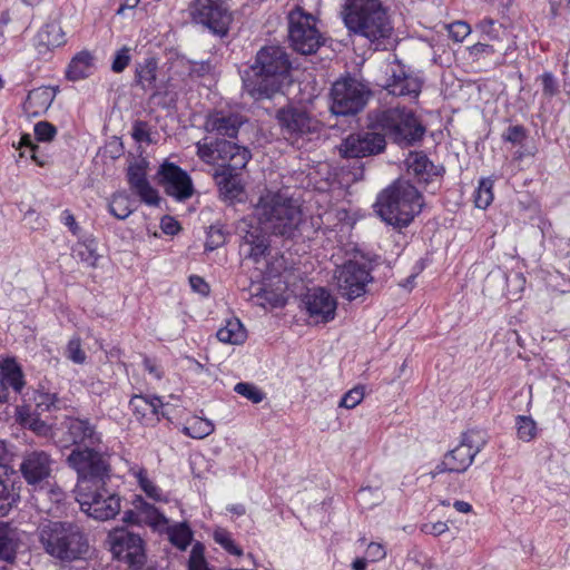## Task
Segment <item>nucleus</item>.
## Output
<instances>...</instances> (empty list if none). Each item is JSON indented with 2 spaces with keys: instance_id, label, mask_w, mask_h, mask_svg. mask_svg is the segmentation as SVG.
Masks as SVG:
<instances>
[{
  "instance_id": "obj_60",
  "label": "nucleus",
  "mask_w": 570,
  "mask_h": 570,
  "mask_svg": "<svg viewBox=\"0 0 570 570\" xmlns=\"http://www.w3.org/2000/svg\"><path fill=\"white\" fill-rule=\"evenodd\" d=\"M366 554L372 561H379L385 557L386 552L382 544L372 542L367 546Z\"/></svg>"
},
{
  "instance_id": "obj_53",
  "label": "nucleus",
  "mask_w": 570,
  "mask_h": 570,
  "mask_svg": "<svg viewBox=\"0 0 570 570\" xmlns=\"http://www.w3.org/2000/svg\"><path fill=\"white\" fill-rule=\"evenodd\" d=\"M21 146L29 148L30 159L33 160L38 166L43 167L47 165V157L38 154V146L33 144L30 135H22Z\"/></svg>"
},
{
  "instance_id": "obj_33",
  "label": "nucleus",
  "mask_w": 570,
  "mask_h": 570,
  "mask_svg": "<svg viewBox=\"0 0 570 570\" xmlns=\"http://www.w3.org/2000/svg\"><path fill=\"white\" fill-rule=\"evenodd\" d=\"M216 336L222 343L239 345L245 342L247 332L238 318L232 317L217 331Z\"/></svg>"
},
{
  "instance_id": "obj_21",
  "label": "nucleus",
  "mask_w": 570,
  "mask_h": 570,
  "mask_svg": "<svg viewBox=\"0 0 570 570\" xmlns=\"http://www.w3.org/2000/svg\"><path fill=\"white\" fill-rule=\"evenodd\" d=\"M52 463L50 454L35 450L22 456L19 470L28 484L36 485L50 476Z\"/></svg>"
},
{
  "instance_id": "obj_11",
  "label": "nucleus",
  "mask_w": 570,
  "mask_h": 570,
  "mask_svg": "<svg viewBox=\"0 0 570 570\" xmlns=\"http://www.w3.org/2000/svg\"><path fill=\"white\" fill-rule=\"evenodd\" d=\"M67 462L77 472L78 483H99L108 478L109 464L96 446L75 448Z\"/></svg>"
},
{
  "instance_id": "obj_19",
  "label": "nucleus",
  "mask_w": 570,
  "mask_h": 570,
  "mask_svg": "<svg viewBox=\"0 0 570 570\" xmlns=\"http://www.w3.org/2000/svg\"><path fill=\"white\" fill-rule=\"evenodd\" d=\"M386 141L384 135L372 130L363 134L350 135L341 145L342 156L347 158H361L379 154L384 150Z\"/></svg>"
},
{
  "instance_id": "obj_26",
  "label": "nucleus",
  "mask_w": 570,
  "mask_h": 570,
  "mask_svg": "<svg viewBox=\"0 0 570 570\" xmlns=\"http://www.w3.org/2000/svg\"><path fill=\"white\" fill-rule=\"evenodd\" d=\"M242 170L216 169L213 177L218 187L219 196L225 202L240 200L245 188L240 178Z\"/></svg>"
},
{
  "instance_id": "obj_10",
  "label": "nucleus",
  "mask_w": 570,
  "mask_h": 570,
  "mask_svg": "<svg viewBox=\"0 0 570 570\" xmlns=\"http://www.w3.org/2000/svg\"><path fill=\"white\" fill-rule=\"evenodd\" d=\"M288 38L294 50L302 55L315 52L322 45L315 17L302 8L292 10L288 14Z\"/></svg>"
},
{
  "instance_id": "obj_17",
  "label": "nucleus",
  "mask_w": 570,
  "mask_h": 570,
  "mask_svg": "<svg viewBox=\"0 0 570 570\" xmlns=\"http://www.w3.org/2000/svg\"><path fill=\"white\" fill-rule=\"evenodd\" d=\"M276 119L287 139H296L320 130V121L302 108L284 107L277 111Z\"/></svg>"
},
{
  "instance_id": "obj_20",
  "label": "nucleus",
  "mask_w": 570,
  "mask_h": 570,
  "mask_svg": "<svg viewBox=\"0 0 570 570\" xmlns=\"http://www.w3.org/2000/svg\"><path fill=\"white\" fill-rule=\"evenodd\" d=\"M303 304L308 316L315 324L328 323L335 317L337 302L331 293L323 287L309 289L303 297Z\"/></svg>"
},
{
  "instance_id": "obj_14",
  "label": "nucleus",
  "mask_w": 570,
  "mask_h": 570,
  "mask_svg": "<svg viewBox=\"0 0 570 570\" xmlns=\"http://www.w3.org/2000/svg\"><path fill=\"white\" fill-rule=\"evenodd\" d=\"M191 16L195 21L206 26L218 36L227 33L233 20L226 0H195Z\"/></svg>"
},
{
  "instance_id": "obj_25",
  "label": "nucleus",
  "mask_w": 570,
  "mask_h": 570,
  "mask_svg": "<svg viewBox=\"0 0 570 570\" xmlns=\"http://www.w3.org/2000/svg\"><path fill=\"white\" fill-rule=\"evenodd\" d=\"M409 176L416 179L419 184H426L433 177L441 176L443 168L435 166L422 151H411L404 160Z\"/></svg>"
},
{
  "instance_id": "obj_46",
  "label": "nucleus",
  "mask_w": 570,
  "mask_h": 570,
  "mask_svg": "<svg viewBox=\"0 0 570 570\" xmlns=\"http://www.w3.org/2000/svg\"><path fill=\"white\" fill-rule=\"evenodd\" d=\"M205 547L200 542H196L190 551L188 560V570H210L205 559Z\"/></svg>"
},
{
  "instance_id": "obj_27",
  "label": "nucleus",
  "mask_w": 570,
  "mask_h": 570,
  "mask_svg": "<svg viewBox=\"0 0 570 570\" xmlns=\"http://www.w3.org/2000/svg\"><path fill=\"white\" fill-rule=\"evenodd\" d=\"M7 465H0V515H7L20 501V485Z\"/></svg>"
},
{
  "instance_id": "obj_15",
  "label": "nucleus",
  "mask_w": 570,
  "mask_h": 570,
  "mask_svg": "<svg viewBox=\"0 0 570 570\" xmlns=\"http://www.w3.org/2000/svg\"><path fill=\"white\" fill-rule=\"evenodd\" d=\"M340 294L353 301L366 293V286L373 281L366 264L348 261L335 272Z\"/></svg>"
},
{
  "instance_id": "obj_64",
  "label": "nucleus",
  "mask_w": 570,
  "mask_h": 570,
  "mask_svg": "<svg viewBox=\"0 0 570 570\" xmlns=\"http://www.w3.org/2000/svg\"><path fill=\"white\" fill-rule=\"evenodd\" d=\"M179 228L178 223L171 218L168 222H163V230L168 235H175Z\"/></svg>"
},
{
  "instance_id": "obj_28",
  "label": "nucleus",
  "mask_w": 570,
  "mask_h": 570,
  "mask_svg": "<svg viewBox=\"0 0 570 570\" xmlns=\"http://www.w3.org/2000/svg\"><path fill=\"white\" fill-rule=\"evenodd\" d=\"M476 30L489 40L495 42L498 49L503 50L504 53L514 48L515 43L511 31L491 18H485L479 22Z\"/></svg>"
},
{
  "instance_id": "obj_58",
  "label": "nucleus",
  "mask_w": 570,
  "mask_h": 570,
  "mask_svg": "<svg viewBox=\"0 0 570 570\" xmlns=\"http://www.w3.org/2000/svg\"><path fill=\"white\" fill-rule=\"evenodd\" d=\"M509 292L513 295H518L523 291L525 285V278L521 273H514L511 276H507Z\"/></svg>"
},
{
  "instance_id": "obj_54",
  "label": "nucleus",
  "mask_w": 570,
  "mask_h": 570,
  "mask_svg": "<svg viewBox=\"0 0 570 570\" xmlns=\"http://www.w3.org/2000/svg\"><path fill=\"white\" fill-rule=\"evenodd\" d=\"M471 32L470 24L465 21H455L449 26V35L455 41H462Z\"/></svg>"
},
{
  "instance_id": "obj_44",
  "label": "nucleus",
  "mask_w": 570,
  "mask_h": 570,
  "mask_svg": "<svg viewBox=\"0 0 570 570\" xmlns=\"http://www.w3.org/2000/svg\"><path fill=\"white\" fill-rule=\"evenodd\" d=\"M515 428L518 438L524 442H530L537 435V423L531 416L518 415Z\"/></svg>"
},
{
  "instance_id": "obj_7",
  "label": "nucleus",
  "mask_w": 570,
  "mask_h": 570,
  "mask_svg": "<svg viewBox=\"0 0 570 570\" xmlns=\"http://www.w3.org/2000/svg\"><path fill=\"white\" fill-rule=\"evenodd\" d=\"M105 484L106 481L99 483L82 481L77 483L75 490L80 510L88 517L100 521L112 519L121 508L120 498L107 490Z\"/></svg>"
},
{
  "instance_id": "obj_29",
  "label": "nucleus",
  "mask_w": 570,
  "mask_h": 570,
  "mask_svg": "<svg viewBox=\"0 0 570 570\" xmlns=\"http://www.w3.org/2000/svg\"><path fill=\"white\" fill-rule=\"evenodd\" d=\"M24 386L23 374L14 361L0 362V403L7 402L9 387L20 393Z\"/></svg>"
},
{
  "instance_id": "obj_3",
  "label": "nucleus",
  "mask_w": 570,
  "mask_h": 570,
  "mask_svg": "<svg viewBox=\"0 0 570 570\" xmlns=\"http://www.w3.org/2000/svg\"><path fill=\"white\" fill-rule=\"evenodd\" d=\"M341 17L351 35L376 46L390 39L394 31L389 9L381 0H344Z\"/></svg>"
},
{
  "instance_id": "obj_36",
  "label": "nucleus",
  "mask_w": 570,
  "mask_h": 570,
  "mask_svg": "<svg viewBox=\"0 0 570 570\" xmlns=\"http://www.w3.org/2000/svg\"><path fill=\"white\" fill-rule=\"evenodd\" d=\"M73 256L88 267L96 268L100 255L98 254L97 242L94 238H88L76 243L72 248Z\"/></svg>"
},
{
  "instance_id": "obj_30",
  "label": "nucleus",
  "mask_w": 570,
  "mask_h": 570,
  "mask_svg": "<svg viewBox=\"0 0 570 570\" xmlns=\"http://www.w3.org/2000/svg\"><path fill=\"white\" fill-rule=\"evenodd\" d=\"M55 97L56 91L51 87H39L31 90L23 102L24 112L32 117L42 115L51 106Z\"/></svg>"
},
{
  "instance_id": "obj_35",
  "label": "nucleus",
  "mask_w": 570,
  "mask_h": 570,
  "mask_svg": "<svg viewBox=\"0 0 570 570\" xmlns=\"http://www.w3.org/2000/svg\"><path fill=\"white\" fill-rule=\"evenodd\" d=\"M18 421L23 428L32 431L37 435L43 438L51 436L57 441L58 428L53 430L49 424L40 420L38 416L20 410L18 412Z\"/></svg>"
},
{
  "instance_id": "obj_57",
  "label": "nucleus",
  "mask_w": 570,
  "mask_h": 570,
  "mask_svg": "<svg viewBox=\"0 0 570 570\" xmlns=\"http://www.w3.org/2000/svg\"><path fill=\"white\" fill-rule=\"evenodd\" d=\"M225 242V236L219 228L210 227L206 242V249L214 250Z\"/></svg>"
},
{
  "instance_id": "obj_55",
  "label": "nucleus",
  "mask_w": 570,
  "mask_h": 570,
  "mask_svg": "<svg viewBox=\"0 0 570 570\" xmlns=\"http://www.w3.org/2000/svg\"><path fill=\"white\" fill-rule=\"evenodd\" d=\"M503 140L521 144L527 138V130L521 125L510 126L502 135Z\"/></svg>"
},
{
  "instance_id": "obj_49",
  "label": "nucleus",
  "mask_w": 570,
  "mask_h": 570,
  "mask_svg": "<svg viewBox=\"0 0 570 570\" xmlns=\"http://www.w3.org/2000/svg\"><path fill=\"white\" fill-rule=\"evenodd\" d=\"M65 354L68 360L76 364H82L87 358L79 337H73L68 342Z\"/></svg>"
},
{
  "instance_id": "obj_18",
  "label": "nucleus",
  "mask_w": 570,
  "mask_h": 570,
  "mask_svg": "<svg viewBox=\"0 0 570 570\" xmlns=\"http://www.w3.org/2000/svg\"><path fill=\"white\" fill-rule=\"evenodd\" d=\"M111 552L129 568L139 569L146 561L142 539L126 530H116L111 534Z\"/></svg>"
},
{
  "instance_id": "obj_5",
  "label": "nucleus",
  "mask_w": 570,
  "mask_h": 570,
  "mask_svg": "<svg viewBox=\"0 0 570 570\" xmlns=\"http://www.w3.org/2000/svg\"><path fill=\"white\" fill-rule=\"evenodd\" d=\"M423 207V197L409 180L397 179L380 193L375 203L377 215L394 227L407 226Z\"/></svg>"
},
{
  "instance_id": "obj_52",
  "label": "nucleus",
  "mask_w": 570,
  "mask_h": 570,
  "mask_svg": "<svg viewBox=\"0 0 570 570\" xmlns=\"http://www.w3.org/2000/svg\"><path fill=\"white\" fill-rule=\"evenodd\" d=\"M57 134L56 127L48 121H39L35 126V135L40 141H50Z\"/></svg>"
},
{
  "instance_id": "obj_56",
  "label": "nucleus",
  "mask_w": 570,
  "mask_h": 570,
  "mask_svg": "<svg viewBox=\"0 0 570 570\" xmlns=\"http://www.w3.org/2000/svg\"><path fill=\"white\" fill-rule=\"evenodd\" d=\"M132 138L138 142H151L147 122L136 121L132 126Z\"/></svg>"
},
{
  "instance_id": "obj_59",
  "label": "nucleus",
  "mask_w": 570,
  "mask_h": 570,
  "mask_svg": "<svg viewBox=\"0 0 570 570\" xmlns=\"http://www.w3.org/2000/svg\"><path fill=\"white\" fill-rule=\"evenodd\" d=\"M189 284L193 291L196 293H199L202 295H207L209 293L208 284L197 275H193L189 277Z\"/></svg>"
},
{
  "instance_id": "obj_39",
  "label": "nucleus",
  "mask_w": 570,
  "mask_h": 570,
  "mask_svg": "<svg viewBox=\"0 0 570 570\" xmlns=\"http://www.w3.org/2000/svg\"><path fill=\"white\" fill-rule=\"evenodd\" d=\"M215 430L212 421L199 416L190 419L183 428V433L193 439H204Z\"/></svg>"
},
{
  "instance_id": "obj_31",
  "label": "nucleus",
  "mask_w": 570,
  "mask_h": 570,
  "mask_svg": "<svg viewBox=\"0 0 570 570\" xmlns=\"http://www.w3.org/2000/svg\"><path fill=\"white\" fill-rule=\"evenodd\" d=\"M158 61L154 57L145 58L135 65V82L145 91L157 89Z\"/></svg>"
},
{
  "instance_id": "obj_51",
  "label": "nucleus",
  "mask_w": 570,
  "mask_h": 570,
  "mask_svg": "<svg viewBox=\"0 0 570 570\" xmlns=\"http://www.w3.org/2000/svg\"><path fill=\"white\" fill-rule=\"evenodd\" d=\"M131 60L130 48L122 47L115 53V58L111 63V70L116 73L122 72Z\"/></svg>"
},
{
  "instance_id": "obj_61",
  "label": "nucleus",
  "mask_w": 570,
  "mask_h": 570,
  "mask_svg": "<svg viewBox=\"0 0 570 570\" xmlns=\"http://www.w3.org/2000/svg\"><path fill=\"white\" fill-rule=\"evenodd\" d=\"M449 530V527L445 522L438 521L434 523L424 524L422 527V531L433 535H440Z\"/></svg>"
},
{
  "instance_id": "obj_1",
  "label": "nucleus",
  "mask_w": 570,
  "mask_h": 570,
  "mask_svg": "<svg viewBox=\"0 0 570 570\" xmlns=\"http://www.w3.org/2000/svg\"><path fill=\"white\" fill-rule=\"evenodd\" d=\"M252 215L257 222L245 232L240 243V255L261 262L269 254L267 234L293 240L301 234L304 214L297 199L281 190L265 189L253 204Z\"/></svg>"
},
{
  "instance_id": "obj_16",
  "label": "nucleus",
  "mask_w": 570,
  "mask_h": 570,
  "mask_svg": "<svg viewBox=\"0 0 570 570\" xmlns=\"http://www.w3.org/2000/svg\"><path fill=\"white\" fill-rule=\"evenodd\" d=\"M158 183L165 193L178 202L189 199L194 193V184L186 170L178 165L164 161L158 169Z\"/></svg>"
},
{
  "instance_id": "obj_48",
  "label": "nucleus",
  "mask_w": 570,
  "mask_h": 570,
  "mask_svg": "<svg viewBox=\"0 0 570 570\" xmlns=\"http://www.w3.org/2000/svg\"><path fill=\"white\" fill-rule=\"evenodd\" d=\"M234 391L252 401L253 403H261L264 400V393L252 383L239 382L235 385Z\"/></svg>"
},
{
  "instance_id": "obj_37",
  "label": "nucleus",
  "mask_w": 570,
  "mask_h": 570,
  "mask_svg": "<svg viewBox=\"0 0 570 570\" xmlns=\"http://www.w3.org/2000/svg\"><path fill=\"white\" fill-rule=\"evenodd\" d=\"M132 505L138 511L140 523L157 527L168 522L164 514H161L153 504L146 502L141 497H136L132 501Z\"/></svg>"
},
{
  "instance_id": "obj_34",
  "label": "nucleus",
  "mask_w": 570,
  "mask_h": 570,
  "mask_svg": "<svg viewBox=\"0 0 570 570\" xmlns=\"http://www.w3.org/2000/svg\"><path fill=\"white\" fill-rule=\"evenodd\" d=\"M94 67V57L88 51L77 53L69 63L67 78L70 80H80L91 73Z\"/></svg>"
},
{
  "instance_id": "obj_9",
  "label": "nucleus",
  "mask_w": 570,
  "mask_h": 570,
  "mask_svg": "<svg viewBox=\"0 0 570 570\" xmlns=\"http://www.w3.org/2000/svg\"><path fill=\"white\" fill-rule=\"evenodd\" d=\"M370 89L355 78L336 80L331 89V111L336 116H352L364 109Z\"/></svg>"
},
{
  "instance_id": "obj_8",
  "label": "nucleus",
  "mask_w": 570,
  "mask_h": 570,
  "mask_svg": "<svg viewBox=\"0 0 570 570\" xmlns=\"http://www.w3.org/2000/svg\"><path fill=\"white\" fill-rule=\"evenodd\" d=\"M197 156L206 164H222L217 169L243 170L252 158L248 148L226 139L208 141L207 138L196 142Z\"/></svg>"
},
{
  "instance_id": "obj_41",
  "label": "nucleus",
  "mask_w": 570,
  "mask_h": 570,
  "mask_svg": "<svg viewBox=\"0 0 570 570\" xmlns=\"http://www.w3.org/2000/svg\"><path fill=\"white\" fill-rule=\"evenodd\" d=\"M109 213L117 219H126L131 213V199L126 191L115 193L108 205Z\"/></svg>"
},
{
  "instance_id": "obj_42",
  "label": "nucleus",
  "mask_w": 570,
  "mask_h": 570,
  "mask_svg": "<svg viewBox=\"0 0 570 570\" xmlns=\"http://www.w3.org/2000/svg\"><path fill=\"white\" fill-rule=\"evenodd\" d=\"M130 473L137 479L140 489L147 497L155 501L161 500V491L149 480L147 471L144 468H132L130 469Z\"/></svg>"
},
{
  "instance_id": "obj_24",
  "label": "nucleus",
  "mask_w": 570,
  "mask_h": 570,
  "mask_svg": "<svg viewBox=\"0 0 570 570\" xmlns=\"http://www.w3.org/2000/svg\"><path fill=\"white\" fill-rule=\"evenodd\" d=\"M128 184L130 189L137 194L141 202L150 206H158L160 197L158 191L149 184L147 171L144 165L135 163L128 167Z\"/></svg>"
},
{
  "instance_id": "obj_6",
  "label": "nucleus",
  "mask_w": 570,
  "mask_h": 570,
  "mask_svg": "<svg viewBox=\"0 0 570 570\" xmlns=\"http://www.w3.org/2000/svg\"><path fill=\"white\" fill-rule=\"evenodd\" d=\"M368 128L390 137L393 141L410 146L419 141L424 135V127L414 112L406 108L393 107L377 109L367 115Z\"/></svg>"
},
{
  "instance_id": "obj_63",
  "label": "nucleus",
  "mask_w": 570,
  "mask_h": 570,
  "mask_svg": "<svg viewBox=\"0 0 570 570\" xmlns=\"http://www.w3.org/2000/svg\"><path fill=\"white\" fill-rule=\"evenodd\" d=\"M471 52L474 55L479 53H492L494 52V45L478 42L472 46Z\"/></svg>"
},
{
  "instance_id": "obj_38",
  "label": "nucleus",
  "mask_w": 570,
  "mask_h": 570,
  "mask_svg": "<svg viewBox=\"0 0 570 570\" xmlns=\"http://www.w3.org/2000/svg\"><path fill=\"white\" fill-rule=\"evenodd\" d=\"M38 41L47 49L56 48L65 43V32L59 23L49 22L38 32Z\"/></svg>"
},
{
  "instance_id": "obj_43",
  "label": "nucleus",
  "mask_w": 570,
  "mask_h": 570,
  "mask_svg": "<svg viewBox=\"0 0 570 570\" xmlns=\"http://www.w3.org/2000/svg\"><path fill=\"white\" fill-rule=\"evenodd\" d=\"M493 202V180L482 178L474 194V203L478 208L485 209Z\"/></svg>"
},
{
  "instance_id": "obj_40",
  "label": "nucleus",
  "mask_w": 570,
  "mask_h": 570,
  "mask_svg": "<svg viewBox=\"0 0 570 570\" xmlns=\"http://www.w3.org/2000/svg\"><path fill=\"white\" fill-rule=\"evenodd\" d=\"M167 534L170 543L179 550H186L193 540V532L185 522L168 527Z\"/></svg>"
},
{
  "instance_id": "obj_45",
  "label": "nucleus",
  "mask_w": 570,
  "mask_h": 570,
  "mask_svg": "<svg viewBox=\"0 0 570 570\" xmlns=\"http://www.w3.org/2000/svg\"><path fill=\"white\" fill-rule=\"evenodd\" d=\"M16 559V547L9 537L6 525L0 524V560L13 562Z\"/></svg>"
},
{
  "instance_id": "obj_47",
  "label": "nucleus",
  "mask_w": 570,
  "mask_h": 570,
  "mask_svg": "<svg viewBox=\"0 0 570 570\" xmlns=\"http://www.w3.org/2000/svg\"><path fill=\"white\" fill-rule=\"evenodd\" d=\"M213 537H214L215 542L218 543L219 546H222L229 553L235 554V556L243 554V550L240 548H238L237 546H235V543L232 539V535L227 530H225L223 528H217L214 531Z\"/></svg>"
},
{
  "instance_id": "obj_4",
  "label": "nucleus",
  "mask_w": 570,
  "mask_h": 570,
  "mask_svg": "<svg viewBox=\"0 0 570 570\" xmlns=\"http://www.w3.org/2000/svg\"><path fill=\"white\" fill-rule=\"evenodd\" d=\"M289 68L287 53L282 48L264 47L246 71L245 87L255 99L271 98L289 82Z\"/></svg>"
},
{
  "instance_id": "obj_13",
  "label": "nucleus",
  "mask_w": 570,
  "mask_h": 570,
  "mask_svg": "<svg viewBox=\"0 0 570 570\" xmlns=\"http://www.w3.org/2000/svg\"><path fill=\"white\" fill-rule=\"evenodd\" d=\"M57 443L62 448L97 446L101 435L88 419L67 416L58 428Z\"/></svg>"
},
{
  "instance_id": "obj_22",
  "label": "nucleus",
  "mask_w": 570,
  "mask_h": 570,
  "mask_svg": "<svg viewBox=\"0 0 570 570\" xmlns=\"http://www.w3.org/2000/svg\"><path fill=\"white\" fill-rule=\"evenodd\" d=\"M386 75L387 79L383 87L389 94L399 97L411 96L413 98L419 96L421 81L416 77L407 75L401 65L394 63L390 66Z\"/></svg>"
},
{
  "instance_id": "obj_12",
  "label": "nucleus",
  "mask_w": 570,
  "mask_h": 570,
  "mask_svg": "<svg viewBox=\"0 0 570 570\" xmlns=\"http://www.w3.org/2000/svg\"><path fill=\"white\" fill-rule=\"evenodd\" d=\"M476 436L474 432L463 433L460 444L443 456V460L431 471V476L435 478L445 472H465L481 450V443L478 442Z\"/></svg>"
},
{
  "instance_id": "obj_62",
  "label": "nucleus",
  "mask_w": 570,
  "mask_h": 570,
  "mask_svg": "<svg viewBox=\"0 0 570 570\" xmlns=\"http://www.w3.org/2000/svg\"><path fill=\"white\" fill-rule=\"evenodd\" d=\"M542 86L546 95L552 96L558 91L556 79L549 72L542 75Z\"/></svg>"
},
{
  "instance_id": "obj_50",
  "label": "nucleus",
  "mask_w": 570,
  "mask_h": 570,
  "mask_svg": "<svg viewBox=\"0 0 570 570\" xmlns=\"http://www.w3.org/2000/svg\"><path fill=\"white\" fill-rule=\"evenodd\" d=\"M363 399L364 389L362 386H356L343 395L338 403V406L345 409H354L363 401Z\"/></svg>"
},
{
  "instance_id": "obj_32",
  "label": "nucleus",
  "mask_w": 570,
  "mask_h": 570,
  "mask_svg": "<svg viewBox=\"0 0 570 570\" xmlns=\"http://www.w3.org/2000/svg\"><path fill=\"white\" fill-rule=\"evenodd\" d=\"M130 406L139 420L156 421L159 420V409L164 407V403L159 397L148 399L142 395H135L130 400Z\"/></svg>"
},
{
  "instance_id": "obj_23",
  "label": "nucleus",
  "mask_w": 570,
  "mask_h": 570,
  "mask_svg": "<svg viewBox=\"0 0 570 570\" xmlns=\"http://www.w3.org/2000/svg\"><path fill=\"white\" fill-rule=\"evenodd\" d=\"M245 121V117L238 112L216 111L206 117L204 129L209 134L235 138Z\"/></svg>"
},
{
  "instance_id": "obj_2",
  "label": "nucleus",
  "mask_w": 570,
  "mask_h": 570,
  "mask_svg": "<svg viewBox=\"0 0 570 570\" xmlns=\"http://www.w3.org/2000/svg\"><path fill=\"white\" fill-rule=\"evenodd\" d=\"M36 535L45 553L60 564L85 561L91 551L89 534L76 521L45 519Z\"/></svg>"
}]
</instances>
